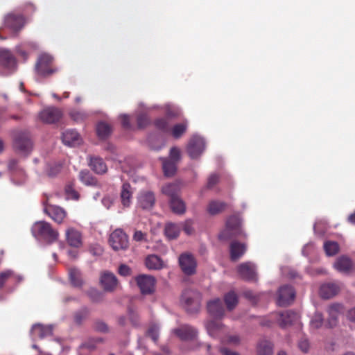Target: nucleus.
<instances>
[{
  "label": "nucleus",
  "instance_id": "nucleus-41",
  "mask_svg": "<svg viewBox=\"0 0 355 355\" xmlns=\"http://www.w3.org/2000/svg\"><path fill=\"white\" fill-rule=\"evenodd\" d=\"M69 279L73 286L80 287L83 284L80 272L76 268H71L69 271Z\"/></svg>",
  "mask_w": 355,
  "mask_h": 355
},
{
  "label": "nucleus",
  "instance_id": "nucleus-49",
  "mask_svg": "<svg viewBox=\"0 0 355 355\" xmlns=\"http://www.w3.org/2000/svg\"><path fill=\"white\" fill-rule=\"evenodd\" d=\"M62 168V164L61 163H55L49 165L46 169V174L49 177L53 178L58 175Z\"/></svg>",
  "mask_w": 355,
  "mask_h": 355
},
{
  "label": "nucleus",
  "instance_id": "nucleus-7",
  "mask_svg": "<svg viewBox=\"0 0 355 355\" xmlns=\"http://www.w3.org/2000/svg\"><path fill=\"white\" fill-rule=\"evenodd\" d=\"M99 283L105 292H113L119 285L116 275L108 270L102 271L100 273Z\"/></svg>",
  "mask_w": 355,
  "mask_h": 355
},
{
  "label": "nucleus",
  "instance_id": "nucleus-38",
  "mask_svg": "<svg viewBox=\"0 0 355 355\" xmlns=\"http://www.w3.org/2000/svg\"><path fill=\"white\" fill-rule=\"evenodd\" d=\"M64 192L67 199L78 200L80 198L79 193L75 189L74 182H69L64 187Z\"/></svg>",
  "mask_w": 355,
  "mask_h": 355
},
{
  "label": "nucleus",
  "instance_id": "nucleus-17",
  "mask_svg": "<svg viewBox=\"0 0 355 355\" xmlns=\"http://www.w3.org/2000/svg\"><path fill=\"white\" fill-rule=\"evenodd\" d=\"M207 309L209 314L215 319H221L225 314L223 302L219 298L209 301L207 304Z\"/></svg>",
  "mask_w": 355,
  "mask_h": 355
},
{
  "label": "nucleus",
  "instance_id": "nucleus-31",
  "mask_svg": "<svg viewBox=\"0 0 355 355\" xmlns=\"http://www.w3.org/2000/svg\"><path fill=\"white\" fill-rule=\"evenodd\" d=\"M145 264L150 270H159L163 268V261L155 254L148 255L146 258Z\"/></svg>",
  "mask_w": 355,
  "mask_h": 355
},
{
  "label": "nucleus",
  "instance_id": "nucleus-64",
  "mask_svg": "<svg viewBox=\"0 0 355 355\" xmlns=\"http://www.w3.org/2000/svg\"><path fill=\"white\" fill-rule=\"evenodd\" d=\"M220 352L223 355H240L238 352L231 351L225 347L221 348Z\"/></svg>",
  "mask_w": 355,
  "mask_h": 355
},
{
  "label": "nucleus",
  "instance_id": "nucleus-16",
  "mask_svg": "<svg viewBox=\"0 0 355 355\" xmlns=\"http://www.w3.org/2000/svg\"><path fill=\"white\" fill-rule=\"evenodd\" d=\"M62 116V111L56 107H47L40 113V119L46 123H56Z\"/></svg>",
  "mask_w": 355,
  "mask_h": 355
},
{
  "label": "nucleus",
  "instance_id": "nucleus-1",
  "mask_svg": "<svg viewBox=\"0 0 355 355\" xmlns=\"http://www.w3.org/2000/svg\"><path fill=\"white\" fill-rule=\"evenodd\" d=\"M31 232L35 239L49 244L55 242L59 236L58 232L46 221L35 222L31 227Z\"/></svg>",
  "mask_w": 355,
  "mask_h": 355
},
{
  "label": "nucleus",
  "instance_id": "nucleus-61",
  "mask_svg": "<svg viewBox=\"0 0 355 355\" xmlns=\"http://www.w3.org/2000/svg\"><path fill=\"white\" fill-rule=\"evenodd\" d=\"M121 121L122 126L125 129H130L131 125L130 123L129 116L126 114H123L121 116Z\"/></svg>",
  "mask_w": 355,
  "mask_h": 355
},
{
  "label": "nucleus",
  "instance_id": "nucleus-21",
  "mask_svg": "<svg viewBox=\"0 0 355 355\" xmlns=\"http://www.w3.org/2000/svg\"><path fill=\"white\" fill-rule=\"evenodd\" d=\"M238 272L241 277L247 281L257 280L254 266L250 263H243L238 266Z\"/></svg>",
  "mask_w": 355,
  "mask_h": 355
},
{
  "label": "nucleus",
  "instance_id": "nucleus-10",
  "mask_svg": "<svg viewBox=\"0 0 355 355\" xmlns=\"http://www.w3.org/2000/svg\"><path fill=\"white\" fill-rule=\"evenodd\" d=\"M135 281L142 294L148 295L154 292L155 279L153 276L140 275L135 277Z\"/></svg>",
  "mask_w": 355,
  "mask_h": 355
},
{
  "label": "nucleus",
  "instance_id": "nucleus-22",
  "mask_svg": "<svg viewBox=\"0 0 355 355\" xmlns=\"http://www.w3.org/2000/svg\"><path fill=\"white\" fill-rule=\"evenodd\" d=\"M66 239L67 243L71 247L78 248L82 246L81 233L73 227H70L67 230Z\"/></svg>",
  "mask_w": 355,
  "mask_h": 355
},
{
  "label": "nucleus",
  "instance_id": "nucleus-11",
  "mask_svg": "<svg viewBox=\"0 0 355 355\" xmlns=\"http://www.w3.org/2000/svg\"><path fill=\"white\" fill-rule=\"evenodd\" d=\"M295 297V292L291 286H282L278 291L277 304L280 306H288L293 302Z\"/></svg>",
  "mask_w": 355,
  "mask_h": 355
},
{
  "label": "nucleus",
  "instance_id": "nucleus-30",
  "mask_svg": "<svg viewBox=\"0 0 355 355\" xmlns=\"http://www.w3.org/2000/svg\"><path fill=\"white\" fill-rule=\"evenodd\" d=\"M334 266L338 271L346 273L351 270L352 262L349 258L342 256L336 259Z\"/></svg>",
  "mask_w": 355,
  "mask_h": 355
},
{
  "label": "nucleus",
  "instance_id": "nucleus-36",
  "mask_svg": "<svg viewBox=\"0 0 355 355\" xmlns=\"http://www.w3.org/2000/svg\"><path fill=\"white\" fill-rule=\"evenodd\" d=\"M80 180L87 186H97V179L87 170H82L79 173Z\"/></svg>",
  "mask_w": 355,
  "mask_h": 355
},
{
  "label": "nucleus",
  "instance_id": "nucleus-39",
  "mask_svg": "<svg viewBox=\"0 0 355 355\" xmlns=\"http://www.w3.org/2000/svg\"><path fill=\"white\" fill-rule=\"evenodd\" d=\"M96 132L98 137L105 139L111 134L112 128L109 124L105 122H100L97 124Z\"/></svg>",
  "mask_w": 355,
  "mask_h": 355
},
{
  "label": "nucleus",
  "instance_id": "nucleus-9",
  "mask_svg": "<svg viewBox=\"0 0 355 355\" xmlns=\"http://www.w3.org/2000/svg\"><path fill=\"white\" fill-rule=\"evenodd\" d=\"M172 333L182 341L193 340L198 336L197 329L189 324H181L172 329Z\"/></svg>",
  "mask_w": 355,
  "mask_h": 355
},
{
  "label": "nucleus",
  "instance_id": "nucleus-8",
  "mask_svg": "<svg viewBox=\"0 0 355 355\" xmlns=\"http://www.w3.org/2000/svg\"><path fill=\"white\" fill-rule=\"evenodd\" d=\"M204 139L198 136H193L188 144L187 150L191 159L198 158L205 150Z\"/></svg>",
  "mask_w": 355,
  "mask_h": 355
},
{
  "label": "nucleus",
  "instance_id": "nucleus-35",
  "mask_svg": "<svg viewBox=\"0 0 355 355\" xmlns=\"http://www.w3.org/2000/svg\"><path fill=\"white\" fill-rule=\"evenodd\" d=\"M170 207L178 214H183L186 211L185 203L179 196L170 200Z\"/></svg>",
  "mask_w": 355,
  "mask_h": 355
},
{
  "label": "nucleus",
  "instance_id": "nucleus-3",
  "mask_svg": "<svg viewBox=\"0 0 355 355\" xmlns=\"http://www.w3.org/2000/svg\"><path fill=\"white\" fill-rule=\"evenodd\" d=\"M241 219L238 216H231L226 221L225 230L219 235L220 239L227 240L241 234Z\"/></svg>",
  "mask_w": 355,
  "mask_h": 355
},
{
  "label": "nucleus",
  "instance_id": "nucleus-32",
  "mask_svg": "<svg viewBox=\"0 0 355 355\" xmlns=\"http://www.w3.org/2000/svg\"><path fill=\"white\" fill-rule=\"evenodd\" d=\"M121 200L124 207H129L131 203L132 192L131 186L128 183L123 184L121 191Z\"/></svg>",
  "mask_w": 355,
  "mask_h": 355
},
{
  "label": "nucleus",
  "instance_id": "nucleus-14",
  "mask_svg": "<svg viewBox=\"0 0 355 355\" xmlns=\"http://www.w3.org/2000/svg\"><path fill=\"white\" fill-rule=\"evenodd\" d=\"M5 26L14 32L21 31L26 23V19L23 15L9 13L5 17Z\"/></svg>",
  "mask_w": 355,
  "mask_h": 355
},
{
  "label": "nucleus",
  "instance_id": "nucleus-5",
  "mask_svg": "<svg viewBox=\"0 0 355 355\" xmlns=\"http://www.w3.org/2000/svg\"><path fill=\"white\" fill-rule=\"evenodd\" d=\"M53 58L51 55L43 53L37 59L35 69L38 75L46 77L56 72L57 69L52 67Z\"/></svg>",
  "mask_w": 355,
  "mask_h": 355
},
{
  "label": "nucleus",
  "instance_id": "nucleus-23",
  "mask_svg": "<svg viewBox=\"0 0 355 355\" xmlns=\"http://www.w3.org/2000/svg\"><path fill=\"white\" fill-rule=\"evenodd\" d=\"M340 286L336 283L324 284L320 286V295L324 299H329L338 293Z\"/></svg>",
  "mask_w": 355,
  "mask_h": 355
},
{
  "label": "nucleus",
  "instance_id": "nucleus-57",
  "mask_svg": "<svg viewBox=\"0 0 355 355\" xmlns=\"http://www.w3.org/2000/svg\"><path fill=\"white\" fill-rule=\"evenodd\" d=\"M182 228L184 232L190 235L193 232V222L191 220H187L183 224H182Z\"/></svg>",
  "mask_w": 355,
  "mask_h": 355
},
{
  "label": "nucleus",
  "instance_id": "nucleus-56",
  "mask_svg": "<svg viewBox=\"0 0 355 355\" xmlns=\"http://www.w3.org/2000/svg\"><path fill=\"white\" fill-rule=\"evenodd\" d=\"M298 347L302 352L306 353L310 347L309 340L305 338L300 339V340L298 343Z\"/></svg>",
  "mask_w": 355,
  "mask_h": 355
},
{
  "label": "nucleus",
  "instance_id": "nucleus-28",
  "mask_svg": "<svg viewBox=\"0 0 355 355\" xmlns=\"http://www.w3.org/2000/svg\"><path fill=\"white\" fill-rule=\"evenodd\" d=\"M89 166L96 174L103 175L107 171V167L103 159L98 157H92L89 160Z\"/></svg>",
  "mask_w": 355,
  "mask_h": 355
},
{
  "label": "nucleus",
  "instance_id": "nucleus-62",
  "mask_svg": "<svg viewBox=\"0 0 355 355\" xmlns=\"http://www.w3.org/2000/svg\"><path fill=\"white\" fill-rule=\"evenodd\" d=\"M133 239L136 241H141L146 239V234L141 231H135L133 235Z\"/></svg>",
  "mask_w": 355,
  "mask_h": 355
},
{
  "label": "nucleus",
  "instance_id": "nucleus-44",
  "mask_svg": "<svg viewBox=\"0 0 355 355\" xmlns=\"http://www.w3.org/2000/svg\"><path fill=\"white\" fill-rule=\"evenodd\" d=\"M324 250L327 256H334L339 251V245L335 241H327L324 243Z\"/></svg>",
  "mask_w": 355,
  "mask_h": 355
},
{
  "label": "nucleus",
  "instance_id": "nucleus-45",
  "mask_svg": "<svg viewBox=\"0 0 355 355\" xmlns=\"http://www.w3.org/2000/svg\"><path fill=\"white\" fill-rule=\"evenodd\" d=\"M87 294L90 300L95 303L102 302L104 298L103 293L96 288H90Z\"/></svg>",
  "mask_w": 355,
  "mask_h": 355
},
{
  "label": "nucleus",
  "instance_id": "nucleus-13",
  "mask_svg": "<svg viewBox=\"0 0 355 355\" xmlns=\"http://www.w3.org/2000/svg\"><path fill=\"white\" fill-rule=\"evenodd\" d=\"M179 264L184 274L191 275L196 272L197 263L192 254H182L179 257Z\"/></svg>",
  "mask_w": 355,
  "mask_h": 355
},
{
  "label": "nucleus",
  "instance_id": "nucleus-33",
  "mask_svg": "<svg viewBox=\"0 0 355 355\" xmlns=\"http://www.w3.org/2000/svg\"><path fill=\"white\" fill-rule=\"evenodd\" d=\"M227 207V204L220 200H211L207 206V211L211 215H216L222 212Z\"/></svg>",
  "mask_w": 355,
  "mask_h": 355
},
{
  "label": "nucleus",
  "instance_id": "nucleus-47",
  "mask_svg": "<svg viewBox=\"0 0 355 355\" xmlns=\"http://www.w3.org/2000/svg\"><path fill=\"white\" fill-rule=\"evenodd\" d=\"M155 127L163 132H168L169 131L168 121L166 118H158L154 121Z\"/></svg>",
  "mask_w": 355,
  "mask_h": 355
},
{
  "label": "nucleus",
  "instance_id": "nucleus-60",
  "mask_svg": "<svg viewBox=\"0 0 355 355\" xmlns=\"http://www.w3.org/2000/svg\"><path fill=\"white\" fill-rule=\"evenodd\" d=\"M95 329L101 332H107L108 331L107 325L102 321H97L95 323Z\"/></svg>",
  "mask_w": 355,
  "mask_h": 355
},
{
  "label": "nucleus",
  "instance_id": "nucleus-58",
  "mask_svg": "<svg viewBox=\"0 0 355 355\" xmlns=\"http://www.w3.org/2000/svg\"><path fill=\"white\" fill-rule=\"evenodd\" d=\"M128 315H129V319H130L131 323L132 324V325L137 326L139 324V317L136 312H135L131 309H128Z\"/></svg>",
  "mask_w": 355,
  "mask_h": 355
},
{
  "label": "nucleus",
  "instance_id": "nucleus-50",
  "mask_svg": "<svg viewBox=\"0 0 355 355\" xmlns=\"http://www.w3.org/2000/svg\"><path fill=\"white\" fill-rule=\"evenodd\" d=\"M323 324V316L320 313H315L311 318L310 324L313 329H318L322 327Z\"/></svg>",
  "mask_w": 355,
  "mask_h": 355
},
{
  "label": "nucleus",
  "instance_id": "nucleus-25",
  "mask_svg": "<svg viewBox=\"0 0 355 355\" xmlns=\"http://www.w3.org/2000/svg\"><path fill=\"white\" fill-rule=\"evenodd\" d=\"M257 355H273L274 344L269 340L260 339L256 345Z\"/></svg>",
  "mask_w": 355,
  "mask_h": 355
},
{
  "label": "nucleus",
  "instance_id": "nucleus-2",
  "mask_svg": "<svg viewBox=\"0 0 355 355\" xmlns=\"http://www.w3.org/2000/svg\"><path fill=\"white\" fill-rule=\"evenodd\" d=\"M200 294L194 290L186 289L181 297V302L187 312L193 313L198 311L200 306Z\"/></svg>",
  "mask_w": 355,
  "mask_h": 355
},
{
  "label": "nucleus",
  "instance_id": "nucleus-46",
  "mask_svg": "<svg viewBox=\"0 0 355 355\" xmlns=\"http://www.w3.org/2000/svg\"><path fill=\"white\" fill-rule=\"evenodd\" d=\"M187 128V124L185 123H178L173 126L171 130V134L175 139H178L182 136L186 132Z\"/></svg>",
  "mask_w": 355,
  "mask_h": 355
},
{
  "label": "nucleus",
  "instance_id": "nucleus-19",
  "mask_svg": "<svg viewBox=\"0 0 355 355\" xmlns=\"http://www.w3.org/2000/svg\"><path fill=\"white\" fill-rule=\"evenodd\" d=\"M343 311V306L340 304H333L327 309L328 319L327 325L330 328L336 327L338 322V317Z\"/></svg>",
  "mask_w": 355,
  "mask_h": 355
},
{
  "label": "nucleus",
  "instance_id": "nucleus-24",
  "mask_svg": "<svg viewBox=\"0 0 355 355\" xmlns=\"http://www.w3.org/2000/svg\"><path fill=\"white\" fill-rule=\"evenodd\" d=\"M16 59L12 53L6 49H0V64L3 67L12 69L16 67Z\"/></svg>",
  "mask_w": 355,
  "mask_h": 355
},
{
  "label": "nucleus",
  "instance_id": "nucleus-59",
  "mask_svg": "<svg viewBox=\"0 0 355 355\" xmlns=\"http://www.w3.org/2000/svg\"><path fill=\"white\" fill-rule=\"evenodd\" d=\"M218 180H219V177L218 175H216V174L211 175L208 178L207 184V188L211 189L214 185H216L217 184V182H218Z\"/></svg>",
  "mask_w": 355,
  "mask_h": 355
},
{
  "label": "nucleus",
  "instance_id": "nucleus-55",
  "mask_svg": "<svg viewBox=\"0 0 355 355\" xmlns=\"http://www.w3.org/2000/svg\"><path fill=\"white\" fill-rule=\"evenodd\" d=\"M118 272L123 277H128L132 275V269L126 264H121L119 266Z\"/></svg>",
  "mask_w": 355,
  "mask_h": 355
},
{
  "label": "nucleus",
  "instance_id": "nucleus-37",
  "mask_svg": "<svg viewBox=\"0 0 355 355\" xmlns=\"http://www.w3.org/2000/svg\"><path fill=\"white\" fill-rule=\"evenodd\" d=\"M180 232V226L175 223H168L165 226L164 233L166 236L171 240L176 239Z\"/></svg>",
  "mask_w": 355,
  "mask_h": 355
},
{
  "label": "nucleus",
  "instance_id": "nucleus-63",
  "mask_svg": "<svg viewBox=\"0 0 355 355\" xmlns=\"http://www.w3.org/2000/svg\"><path fill=\"white\" fill-rule=\"evenodd\" d=\"M346 317L350 322H355V306L348 310Z\"/></svg>",
  "mask_w": 355,
  "mask_h": 355
},
{
  "label": "nucleus",
  "instance_id": "nucleus-40",
  "mask_svg": "<svg viewBox=\"0 0 355 355\" xmlns=\"http://www.w3.org/2000/svg\"><path fill=\"white\" fill-rule=\"evenodd\" d=\"M224 301L225 302L227 309L230 311H232L238 304L237 295L234 291H230L225 295Z\"/></svg>",
  "mask_w": 355,
  "mask_h": 355
},
{
  "label": "nucleus",
  "instance_id": "nucleus-43",
  "mask_svg": "<svg viewBox=\"0 0 355 355\" xmlns=\"http://www.w3.org/2000/svg\"><path fill=\"white\" fill-rule=\"evenodd\" d=\"M222 324L215 320H209L206 323V328L209 335L214 336L216 333L222 328Z\"/></svg>",
  "mask_w": 355,
  "mask_h": 355
},
{
  "label": "nucleus",
  "instance_id": "nucleus-54",
  "mask_svg": "<svg viewBox=\"0 0 355 355\" xmlns=\"http://www.w3.org/2000/svg\"><path fill=\"white\" fill-rule=\"evenodd\" d=\"M148 336L154 341H157L159 338V328L156 325L151 326L148 330Z\"/></svg>",
  "mask_w": 355,
  "mask_h": 355
},
{
  "label": "nucleus",
  "instance_id": "nucleus-51",
  "mask_svg": "<svg viewBox=\"0 0 355 355\" xmlns=\"http://www.w3.org/2000/svg\"><path fill=\"white\" fill-rule=\"evenodd\" d=\"M89 311L87 307H83L75 313V320L80 324L89 315Z\"/></svg>",
  "mask_w": 355,
  "mask_h": 355
},
{
  "label": "nucleus",
  "instance_id": "nucleus-52",
  "mask_svg": "<svg viewBox=\"0 0 355 355\" xmlns=\"http://www.w3.org/2000/svg\"><path fill=\"white\" fill-rule=\"evenodd\" d=\"M181 158L180 150L178 147H173L170 150L169 158L168 159L178 163Z\"/></svg>",
  "mask_w": 355,
  "mask_h": 355
},
{
  "label": "nucleus",
  "instance_id": "nucleus-15",
  "mask_svg": "<svg viewBox=\"0 0 355 355\" xmlns=\"http://www.w3.org/2000/svg\"><path fill=\"white\" fill-rule=\"evenodd\" d=\"M44 211L52 220L58 224H61L67 216L66 211L60 207L44 204Z\"/></svg>",
  "mask_w": 355,
  "mask_h": 355
},
{
  "label": "nucleus",
  "instance_id": "nucleus-26",
  "mask_svg": "<svg viewBox=\"0 0 355 355\" xmlns=\"http://www.w3.org/2000/svg\"><path fill=\"white\" fill-rule=\"evenodd\" d=\"M62 142L69 146H75L80 144V135L74 130H67L62 135Z\"/></svg>",
  "mask_w": 355,
  "mask_h": 355
},
{
  "label": "nucleus",
  "instance_id": "nucleus-4",
  "mask_svg": "<svg viewBox=\"0 0 355 355\" xmlns=\"http://www.w3.org/2000/svg\"><path fill=\"white\" fill-rule=\"evenodd\" d=\"M13 147L18 153L27 155L33 148V142L27 132H19L14 138Z\"/></svg>",
  "mask_w": 355,
  "mask_h": 355
},
{
  "label": "nucleus",
  "instance_id": "nucleus-20",
  "mask_svg": "<svg viewBox=\"0 0 355 355\" xmlns=\"http://www.w3.org/2000/svg\"><path fill=\"white\" fill-rule=\"evenodd\" d=\"M138 205L143 209H151L155 202V195L152 191H141L138 198Z\"/></svg>",
  "mask_w": 355,
  "mask_h": 355
},
{
  "label": "nucleus",
  "instance_id": "nucleus-29",
  "mask_svg": "<svg viewBox=\"0 0 355 355\" xmlns=\"http://www.w3.org/2000/svg\"><path fill=\"white\" fill-rule=\"evenodd\" d=\"M246 247L243 243L233 241L230 244V257L232 261L238 260L245 252Z\"/></svg>",
  "mask_w": 355,
  "mask_h": 355
},
{
  "label": "nucleus",
  "instance_id": "nucleus-18",
  "mask_svg": "<svg viewBox=\"0 0 355 355\" xmlns=\"http://www.w3.org/2000/svg\"><path fill=\"white\" fill-rule=\"evenodd\" d=\"M277 321L282 328L297 322L300 318L299 314L291 310H286L277 314Z\"/></svg>",
  "mask_w": 355,
  "mask_h": 355
},
{
  "label": "nucleus",
  "instance_id": "nucleus-12",
  "mask_svg": "<svg viewBox=\"0 0 355 355\" xmlns=\"http://www.w3.org/2000/svg\"><path fill=\"white\" fill-rule=\"evenodd\" d=\"M21 275L15 273L12 270H6L0 272V289L6 284L14 287L23 281Z\"/></svg>",
  "mask_w": 355,
  "mask_h": 355
},
{
  "label": "nucleus",
  "instance_id": "nucleus-53",
  "mask_svg": "<svg viewBox=\"0 0 355 355\" xmlns=\"http://www.w3.org/2000/svg\"><path fill=\"white\" fill-rule=\"evenodd\" d=\"M137 123L139 128H144L149 124L150 120L146 114H140L137 116Z\"/></svg>",
  "mask_w": 355,
  "mask_h": 355
},
{
  "label": "nucleus",
  "instance_id": "nucleus-42",
  "mask_svg": "<svg viewBox=\"0 0 355 355\" xmlns=\"http://www.w3.org/2000/svg\"><path fill=\"white\" fill-rule=\"evenodd\" d=\"M162 193L168 197L170 200L178 196V187L175 184H168L162 189Z\"/></svg>",
  "mask_w": 355,
  "mask_h": 355
},
{
  "label": "nucleus",
  "instance_id": "nucleus-48",
  "mask_svg": "<svg viewBox=\"0 0 355 355\" xmlns=\"http://www.w3.org/2000/svg\"><path fill=\"white\" fill-rule=\"evenodd\" d=\"M69 116L76 122H83L89 116L86 112L76 110H71Z\"/></svg>",
  "mask_w": 355,
  "mask_h": 355
},
{
  "label": "nucleus",
  "instance_id": "nucleus-34",
  "mask_svg": "<svg viewBox=\"0 0 355 355\" xmlns=\"http://www.w3.org/2000/svg\"><path fill=\"white\" fill-rule=\"evenodd\" d=\"M178 163L171 161L166 158L162 159V169L164 174L167 177L173 176L177 171Z\"/></svg>",
  "mask_w": 355,
  "mask_h": 355
},
{
  "label": "nucleus",
  "instance_id": "nucleus-6",
  "mask_svg": "<svg viewBox=\"0 0 355 355\" xmlns=\"http://www.w3.org/2000/svg\"><path fill=\"white\" fill-rule=\"evenodd\" d=\"M109 243L113 250L118 251L128 248V238L127 234L121 229H116L110 236Z\"/></svg>",
  "mask_w": 355,
  "mask_h": 355
},
{
  "label": "nucleus",
  "instance_id": "nucleus-27",
  "mask_svg": "<svg viewBox=\"0 0 355 355\" xmlns=\"http://www.w3.org/2000/svg\"><path fill=\"white\" fill-rule=\"evenodd\" d=\"M53 329L51 326H45L41 324H36L32 327L31 334L34 338L42 339L46 336H51Z\"/></svg>",
  "mask_w": 355,
  "mask_h": 355
}]
</instances>
